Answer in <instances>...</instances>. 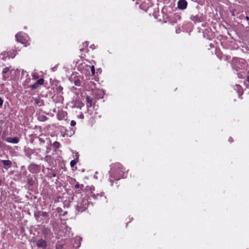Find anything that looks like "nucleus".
I'll use <instances>...</instances> for the list:
<instances>
[{
	"instance_id": "obj_41",
	"label": "nucleus",
	"mask_w": 249,
	"mask_h": 249,
	"mask_svg": "<svg viewBox=\"0 0 249 249\" xmlns=\"http://www.w3.org/2000/svg\"><path fill=\"white\" fill-rule=\"evenodd\" d=\"M27 156L29 158H30V159H31V154L27 155Z\"/></svg>"
},
{
	"instance_id": "obj_42",
	"label": "nucleus",
	"mask_w": 249,
	"mask_h": 249,
	"mask_svg": "<svg viewBox=\"0 0 249 249\" xmlns=\"http://www.w3.org/2000/svg\"><path fill=\"white\" fill-rule=\"evenodd\" d=\"M245 18L247 20H249V17L248 16H246Z\"/></svg>"
},
{
	"instance_id": "obj_24",
	"label": "nucleus",
	"mask_w": 249,
	"mask_h": 249,
	"mask_svg": "<svg viewBox=\"0 0 249 249\" xmlns=\"http://www.w3.org/2000/svg\"><path fill=\"white\" fill-rule=\"evenodd\" d=\"M32 76L34 80L37 79L39 77L38 73L36 71H34L32 73Z\"/></svg>"
},
{
	"instance_id": "obj_30",
	"label": "nucleus",
	"mask_w": 249,
	"mask_h": 249,
	"mask_svg": "<svg viewBox=\"0 0 249 249\" xmlns=\"http://www.w3.org/2000/svg\"><path fill=\"white\" fill-rule=\"evenodd\" d=\"M72 126H74L76 125V122L74 120H72L71 121V124H70Z\"/></svg>"
},
{
	"instance_id": "obj_32",
	"label": "nucleus",
	"mask_w": 249,
	"mask_h": 249,
	"mask_svg": "<svg viewBox=\"0 0 249 249\" xmlns=\"http://www.w3.org/2000/svg\"><path fill=\"white\" fill-rule=\"evenodd\" d=\"M34 216H35V218H36V219H38V218L39 217V213H34Z\"/></svg>"
},
{
	"instance_id": "obj_45",
	"label": "nucleus",
	"mask_w": 249,
	"mask_h": 249,
	"mask_svg": "<svg viewBox=\"0 0 249 249\" xmlns=\"http://www.w3.org/2000/svg\"><path fill=\"white\" fill-rule=\"evenodd\" d=\"M1 182H2V180L1 179H0V185H1Z\"/></svg>"
},
{
	"instance_id": "obj_35",
	"label": "nucleus",
	"mask_w": 249,
	"mask_h": 249,
	"mask_svg": "<svg viewBox=\"0 0 249 249\" xmlns=\"http://www.w3.org/2000/svg\"><path fill=\"white\" fill-rule=\"evenodd\" d=\"M3 103V100L0 97V106H2Z\"/></svg>"
},
{
	"instance_id": "obj_31",
	"label": "nucleus",
	"mask_w": 249,
	"mask_h": 249,
	"mask_svg": "<svg viewBox=\"0 0 249 249\" xmlns=\"http://www.w3.org/2000/svg\"><path fill=\"white\" fill-rule=\"evenodd\" d=\"M78 118L79 119H83L84 118V114L83 113H81L80 115L78 116Z\"/></svg>"
},
{
	"instance_id": "obj_34",
	"label": "nucleus",
	"mask_w": 249,
	"mask_h": 249,
	"mask_svg": "<svg viewBox=\"0 0 249 249\" xmlns=\"http://www.w3.org/2000/svg\"><path fill=\"white\" fill-rule=\"evenodd\" d=\"M47 119H48V118L46 116H42V121H46V120H47Z\"/></svg>"
},
{
	"instance_id": "obj_5",
	"label": "nucleus",
	"mask_w": 249,
	"mask_h": 249,
	"mask_svg": "<svg viewBox=\"0 0 249 249\" xmlns=\"http://www.w3.org/2000/svg\"><path fill=\"white\" fill-rule=\"evenodd\" d=\"M95 190L94 187L93 186H87L85 188L86 193L87 195L89 196V198L92 197L94 199H97L99 196L102 197L103 195L102 194H95L93 193V192Z\"/></svg>"
},
{
	"instance_id": "obj_38",
	"label": "nucleus",
	"mask_w": 249,
	"mask_h": 249,
	"mask_svg": "<svg viewBox=\"0 0 249 249\" xmlns=\"http://www.w3.org/2000/svg\"><path fill=\"white\" fill-rule=\"evenodd\" d=\"M83 106H84V104L82 103H81L80 104V105H79V106L78 107H79L80 108H81Z\"/></svg>"
},
{
	"instance_id": "obj_25",
	"label": "nucleus",
	"mask_w": 249,
	"mask_h": 249,
	"mask_svg": "<svg viewBox=\"0 0 249 249\" xmlns=\"http://www.w3.org/2000/svg\"><path fill=\"white\" fill-rule=\"evenodd\" d=\"M30 81H31V79L29 76L26 77V79L23 82V85L24 86H26V85H28L30 82Z\"/></svg>"
},
{
	"instance_id": "obj_7",
	"label": "nucleus",
	"mask_w": 249,
	"mask_h": 249,
	"mask_svg": "<svg viewBox=\"0 0 249 249\" xmlns=\"http://www.w3.org/2000/svg\"><path fill=\"white\" fill-rule=\"evenodd\" d=\"M8 72H12V71L11 70V67H6L4 68L2 70V76L3 79L4 80H10L11 79V78H9Z\"/></svg>"
},
{
	"instance_id": "obj_14",
	"label": "nucleus",
	"mask_w": 249,
	"mask_h": 249,
	"mask_svg": "<svg viewBox=\"0 0 249 249\" xmlns=\"http://www.w3.org/2000/svg\"><path fill=\"white\" fill-rule=\"evenodd\" d=\"M67 113L66 111H64L63 110L59 111L58 112L57 115V119L59 120H62L65 118V117L67 116Z\"/></svg>"
},
{
	"instance_id": "obj_18",
	"label": "nucleus",
	"mask_w": 249,
	"mask_h": 249,
	"mask_svg": "<svg viewBox=\"0 0 249 249\" xmlns=\"http://www.w3.org/2000/svg\"><path fill=\"white\" fill-rule=\"evenodd\" d=\"M82 239L81 237H76L75 238L74 246L75 248H79L81 245V242L82 241Z\"/></svg>"
},
{
	"instance_id": "obj_21",
	"label": "nucleus",
	"mask_w": 249,
	"mask_h": 249,
	"mask_svg": "<svg viewBox=\"0 0 249 249\" xmlns=\"http://www.w3.org/2000/svg\"><path fill=\"white\" fill-rule=\"evenodd\" d=\"M45 160L49 164H51L53 162L52 158L50 155H47L45 157Z\"/></svg>"
},
{
	"instance_id": "obj_40",
	"label": "nucleus",
	"mask_w": 249,
	"mask_h": 249,
	"mask_svg": "<svg viewBox=\"0 0 249 249\" xmlns=\"http://www.w3.org/2000/svg\"><path fill=\"white\" fill-rule=\"evenodd\" d=\"M77 158H79V155L78 153H76V155H75V159H76Z\"/></svg>"
},
{
	"instance_id": "obj_26",
	"label": "nucleus",
	"mask_w": 249,
	"mask_h": 249,
	"mask_svg": "<svg viewBox=\"0 0 249 249\" xmlns=\"http://www.w3.org/2000/svg\"><path fill=\"white\" fill-rule=\"evenodd\" d=\"M75 188L76 189H80V190H82L83 189V188H84V185L83 184H79V183H76L75 185Z\"/></svg>"
},
{
	"instance_id": "obj_1",
	"label": "nucleus",
	"mask_w": 249,
	"mask_h": 249,
	"mask_svg": "<svg viewBox=\"0 0 249 249\" xmlns=\"http://www.w3.org/2000/svg\"><path fill=\"white\" fill-rule=\"evenodd\" d=\"M128 170L126 169L119 162L113 163L110 165L109 174V181L113 185L114 180H119L127 177Z\"/></svg>"
},
{
	"instance_id": "obj_48",
	"label": "nucleus",
	"mask_w": 249,
	"mask_h": 249,
	"mask_svg": "<svg viewBox=\"0 0 249 249\" xmlns=\"http://www.w3.org/2000/svg\"><path fill=\"white\" fill-rule=\"evenodd\" d=\"M176 32L177 33H178V31H177V29H176Z\"/></svg>"
},
{
	"instance_id": "obj_6",
	"label": "nucleus",
	"mask_w": 249,
	"mask_h": 249,
	"mask_svg": "<svg viewBox=\"0 0 249 249\" xmlns=\"http://www.w3.org/2000/svg\"><path fill=\"white\" fill-rule=\"evenodd\" d=\"M86 105L87 107V111L91 115L92 114V110L91 109L92 107V98L89 96H87L86 97Z\"/></svg>"
},
{
	"instance_id": "obj_8",
	"label": "nucleus",
	"mask_w": 249,
	"mask_h": 249,
	"mask_svg": "<svg viewBox=\"0 0 249 249\" xmlns=\"http://www.w3.org/2000/svg\"><path fill=\"white\" fill-rule=\"evenodd\" d=\"M44 80L43 78H40L37 80L36 82L33 84L29 86V88L32 89H35L38 88L40 86L42 85L44 83Z\"/></svg>"
},
{
	"instance_id": "obj_23",
	"label": "nucleus",
	"mask_w": 249,
	"mask_h": 249,
	"mask_svg": "<svg viewBox=\"0 0 249 249\" xmlns=\"http://www.w3.org/2000/svg\"><path fill=\"white\" fill-rule=\"evenodd\" d=\"M28 76H29L28 73L26 71L22 70V71L21 72V78H26Z\"/></svg>"
},
{
	"instance_id": "obj_27",
	"label": "nucleus",
	"mask_w": 249,
	"mask_h": 249,
	"mask_svg": "<svg viewBox=\"0 0 249 249\" xmlns=\"http://www.w3.org/2000/svg\"><path fill=\"white\" fill-rule=\"evenodd\" d=\"M53 146L55 148H58L60 146V143L59 142H55L53 144Z\"/></svg>"
},
{
	"instance_id": "obj_28",
	"label": "nucleus",
	"mask_w": 249,
	"mask_h": 249,
	"mask_svg": "<svg viewBox=\"0 0 249 249\" xmlns=\"http://www.w3.org/2000/svg\"><path fill=\"white\" fill-rule=\"evenodd\" d=\"M90 70H91V71L92 73V75H93L95 73V69H94V66L93 65H92L90 67Z\"/></svg>"
},
{
	"instance_id": "obj_33",
	"label": "nucleus",
	"mask_w": 249,
	"mask_h": 249,
	"mask_svg": "<svg viewBox=\"0 0 249 249\" xmlns=\"http://www.w3.org/2000/svg\"><path fill=\"white\" fill-rule=\"evenodd\" d=\"M88 45H89V43H88V42H87V41H85V42H84L83 43V45L85 47H87L88 46Z\"/></svg>"
},
{
	"instance_id": "obj_46",
	"label": "nucleus",
	"mask_w": 249,
	"mask_h": 249,
	"mask_svg": "<svg viewBox=\"0 0 249 249\" xmlns=\"http://www.w3.org/2000/svg\"><path fill=\"white\" fill-rule=\"evenodd\" d=\"M83 50H84V48H82L80 49V51H82Z\"/></svg>"
},
{
	"instance_id": "obj_12",
	"label": "nucleus",
	"mask_w": 249,
	"mask_h": 249,
	"mask_svg": "<svg viewBox=\"0 0 249 249\" xmlns=\"http://www.w3.org/2000/svg\"><path fill=\"white\" fill-rule=\"evenodd\" d=\"M187 2L186 0H179L178 2V8L180 10H184L187 8Z\"/></svg>"
},
{
	"instance_id": "obj_22",
	"label": "nucleus",
	"mask_w": 249,
	"mask_h": 249,
	"mask_svg": "<svg viewBox=\"0 0 249 249\" xmlns=\"http://www.w3.org/2000/svg\"><path fill=\"white\" fill-rule=\"evenodd\" d=\"M78 161V158L74 159L73 160H72L70 162L71 166L72 167H74Z\"/></svg>"
},
{
	"instance_id": "obj_39",
	"label": "nucleus",
	"mask_w": 249,
	"mask_h": 249,
	"mask_svg": "<svg viewBox=\"0 0 249 249\" xmlns=\"http://www.w3.org/2000/svg\"><path fill=\"white\" fill-rule=\"evenodd\" d=\"M229 141L230 142H233V140H232V139L231 138H229Z\"/></svg>"
},
{
	"instance_id": "obj_3",
	"label": "nucleus",
	"mask_w": 249,
	"mask_h": 249,
	"mask_svg": "<svg viewBox=\"0 0 249 249\" xmlns=\"http://www.w3.org/2000/svg\"><path fill=\"white\" fill-rule=\"evenodd\" d=\"M89 204L90 203L87 199L81 197L77 201L76 210L78 212H82L88 208Z\"/></svg>"
},
{
	"instance_id": "obj_43",
	"label": "nucleus",
	"mask_w": 249,
	"mask_h": 249,
	"mask_svg": "<svg viewBox=\"0 0 249 249\" xmlns=\"http://www.w3.org/2000/svg\"><path fill=\"white\" fill-rule=\"evenodd\" d=\"M247 80H248V82L249 83V75L248 76Z\"/></svg>"
},
{
	"instance_id": "obj_2",
	"label": "nucleus",
	"mask_w": 249,
	"mask_h": 249,
	"mask_svg": "<svg viewBox=\"0 0 249 249\" xmlns=\"http://www.w3.org/2000/svg\"><path fill=\"white\" fill-rule=\"evenodd\" d=\"M231 64L233 69L236 71L244 69L246 65L245 60L239 58H233Z\"/></svg>"
},
{
	"instance_id": "obj_47",
	"label": "nucleus",
	"mask_w": 249,
	"mask_h": 249,
	"mask_svg": "<svg viewBox=\"0 0 249 249\" xmlns=\"http://www.w3.org/2000/svg\"><path fill=\"white\" fill-rule=\"evenodd\" d=\"M53 177H55V174H53Z\"/></svg>"
},
{
	"instance_id": "obj_20",
	"label": "nucleus",
	"mask_w": 249,
	"mask_h": 249,
	"mask_svg": "<svg viewBox=\"0 0 249 249\" xmlns=\"http://www.w3.org/2000/svg\"><path fill=\"white\" fill-rule=\"evenodd\" d=\"M42 233L44 235L45 237L49 234L51 233V230L48 228H44L42 229Z\"/></svg>"
},
{
	"instance_id": "obj_11",
	"label": "nucleus",
	"mask_w": 249,
	"mask_h": 249,
	"mask_svg": "<svg viewBox=\"0 0 249 249\" xmlns=\"http://www.w3.org/2000/svg\"><path fill=\"white\" fill-rule=\"evenodd\" d=\"M36 245L38 248H41L43 249H45L47 246V242L42 238L37 240Z\"/></svg>"
},
{
	"instance_id": "obj_10",
	"label": "nucleus",
	"mask_w": 249,
	"mask_h": 249,
	"mask_svg": "<svg viewBox=\"0 0 249 249\" xmlns=\"http://www.w3.org/2000/svg\"><path fill=\"white\" fill-rule=\"evenodd\" d=\"M180 19L181 17L179 15L174 14L170 19V22L172 25H174L175 24L180 21Z\"/></svg>"
},
{
	"instance_id": "obj_44",
	"label": "nucleus",
	"mask_w": 249,
	"mask_h": 249,
	"mask_svg": "<svg viewBox=\"0 0 249 249\" xmlns=\"http://www.w3.org/2000/svg\"><path fill=\"white\" fill-rule=\"evenodd\" d=\"M35 101H36V104H38V100H35Z\"/></svg>"
},
{
	"instance_id": "obj_50",
	"label": "nucleus",
	"mask_w": 249,
	"mask_h": 249,
	"mask_svg": "<svg viewBox=\"0 0 249 249\" xmlns=\"http://www.w3.org/2000/svg\"><path fill=\"white\" fill-rule=\"evenodd\" d=\"M246 86L247 88H249V87H248V86Z\"/></svg>"
},
{
	"instance_id": "obj_29",
	"label": "nucleus",
	"mask_w": 249,
	"mask_h": 249,
	"mask_svg": "<svg viewBox=\"0 0 249 249\" xmlns=\"http://www.w3.org/2000/svg\"><path fill=\"white\" fill-rule=\"evenodd\" d=\"M42 216L44 217H47L48 216V213L47 212H44L42 213Z\"/></svg>"
},
{
	"instance_id": "obj_16",
	"label": "nucleus",
	"mask_w": 249,
	"mask_h": 249,
	"mask_svg": "<svg viewBox=\"0 0 249 249\" xmlns=\"http://www.w3.org/2000/svg\"><path fill=\"white\" fill-rule=\"evenodd\" d=\"M65 229H66V232L64 235V236L70 237L72 235L71 228L67 225L65 226Z\"/></svg>"
},
{
	"instance_id": "obj_49",
	"label": "nucleus",
	"mask_w": 249,
	"mask_h": 249,
	"mask_svg": "<svg viewBox=\"0 0 249 249\" xmlns=\"http://www.w3.org/2000/svg\"><path fill=\"white\" fill-rule=\"evenodd\" d=\"M139 3L138 1L136 2V4H139Z\"/></svg>"
},
{
	"instance_id": "obj_37",
	"label": "nucleus",
	"mask_w": 249,
	"mask_h": 249,
	"mask_svg": "<svg viewBox=\"0 0 249 249\" xmlns=\"http://www.w3.org/2000/svg\"><path fill=\"white\" fill-rule=\"evenodd\" d=\"M90 48H91L92 49H95V46L94 44H92V45H90Z\"/></svg>"
},
{
	"instance_id": "obj_15",
	"label": "nucleus",
	"mask_w": 249,
	"mask_h": 249,
	"mask_svg": "<svg viewBox=\"0 0 249 249\" xmlns=\"http://www.w3.org/2000/svg\"><path fill=\"white\" fill-rule=\"evenodd\" d=\"M190 19L195 22H200L202 21V18H201V17L199 16V15H198L195 16L192 15L190 17Z\"/></svg>"
},
{
	"instance_id": "obj_4",
	"label": "nucleus",
	"mask_w": 249,
	"mask_h": 249,
	"mask_svg": "<svg viewBox=\"0 0 249 249\" xmlns=\"http://www.w3.org/2000/svg\"><path fill=\"white\" fill-rule=\"evenodd\" d=\"M16 39L18 42H20L22 44L27 46L29 44V37L27 34L19 32L16 35Z\"/></svg>"
},
{
	"instance_id": "obj_19",
	"label": "nucleus",
	"mask_w": 249,
	"mask_h": 249,
	"mask_svg": "<svg viewBox=\"0 0 249 249\" xmlns=\"http://www.w3.org/2000/svg\"><path fill=\"white\" fill-rule=\"evenodd\" d=\"M11 53V52H6L4 51V52H2L1 53V55H2L3 56V57L2 58L4 59V58L7 57L14 58L15 56V54H14V55H12Z\"/></svg>"
},
{
	"instance_id": "obj_36",
	"label": "nucleus",
	"mask_w": 249,
	"mask_h": 249,
	"mask_svg": "<svg viewBox=\"0 0 249 249\" xmlns=\"http://www.w3.org/2000/svg\"><path fill=\"white\" fill-rule=\"evenodd\" d=\"M79 83H80L79 81H75V85H76V86H79L80 85Z\"/></svg>"
},
{
	"instance_id": "obj_13",
	"label": "nucleus",
	"mask_w": 249,
	"mask_h": 249,
	"mask_svg": "<svg viewBox=\"0 0 249 249\" xmlns=\"http://www.w3.org/2000/svg\"><path fill=\"white\" fill-rule=\"evenodd\" d=\"M7 142L17 144L19 142V139L18 137H8L6 139Z\"/></svg>"
},
{
	"instance_id": "obj_17",
	"label": "nucleus",
	"mask_w": 249,
	"mask_h": 249,
	"mask_svg": "<svg viewBox=\"0 0 249 249\" xmlns=\"http://www.w3.org/2000/svg\"><path fill=\"white\" fill-rule=\"evenodd\" d=\"M234 89L238 93L239 97H240L242 95L243 92V89L239 85H235L234 87Z\"/></svg>"
},
{
	"instance_id": "obj_9",
	"label": "nucleus",
	"mask_w": 249,
	"mask_h": 249,
	"mask_svg": "<svg viewBox=\"0 0 249 249\" xmlns=\"http://www.w3.org/2000/svg\"><path fill=\"white\" fill-rule=\"evenodd\" d=\"M0 162L3 165V168L6 170H8L12 166V162L10 160H0Z\"/></svg>"
}]
</instances>
